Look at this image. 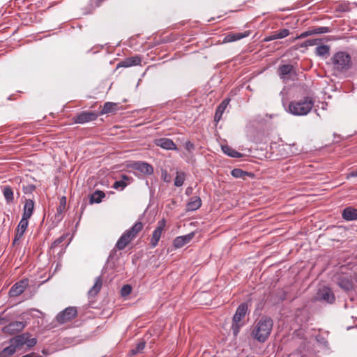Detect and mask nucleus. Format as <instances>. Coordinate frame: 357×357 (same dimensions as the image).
<instances>
[{
	"instance_id": "nucleus-1",
	"label": "nucleus",
	"mask_w": 357,
	"mask_h": 357,
	"mask_svg": "<svg viewBox=\"0 0 357 357\" xmlns=\"http://www.w3.org/2000/svg\"><path fill=\"white\" fill-rule=\"evenodd\" d=\"M273 326V321L270 317H263L256 323L251 335L258 342L263 343L269 337Z\"/></svg>"
},
{
	"instance_id": "nucleus-2",
	"label": "nucleus",
	"mask_w": 357,
	"mask_h": 357,
	"mask_svg": "<svg viewBox=\"0 0 357 357\" xmlns=\"http://www.w3.org/2000/svg\"><path fill=\"white\" fill-rule=\"evenodd\" d=\"M314 101L312 97L305 96L289 103L287 111L294 116H305L312 109Z\"/></svg>"
},
{
	"instance_id": "nucleus-3",
	"label": "nucleus",
	"mask_w": 357,
	"mask_h": 357,
	"mask_svg": "<svg viewBox=\"0 0 357 357\" xmlns=\"http://www.w3.org/2000/svg\"><path fill=\"white\" fill-rule=\"evenodd\" d=\"M333 70L344 73L352 66L351 56L345 52H337L331 58Z\"/></svg>"
},
{
	"instance_id": "nucleus-4",
	"label": "nucleus",
	"mask_w": 357,
	"mask_h": 357,
	"mask_svg": "<svg viewBox=\"0 0 357 357\" xmlns=\"http://www.w3.org/2000/svg\"><path fill=\"white\" fill-rule=\"evenodd\" d=\"M142 228L143 224L140 221L135 222L130 229L126 230L116 242V247L120 250L124 249Z\"/></svg>"
},
{
	"instance_id": "nucleus-5",
	"label": "nucleus",
	"mask_w": 357,
	"mask_h": 357,
	"mask_svg": "<svg viewBox=\"0 0 357 357\" xmlns=\"http://www.w3.org/2000/svg\"><path fill=\"white\" fill-rule=\"evenodd\" d=\"M248 311V304L241 303L236 309V311L232 318L231 331L234 337H236L240 329L244 326L243 321Z\"/></svg>"
},
{
	"instance_id": "nucleus-6",
	"label": "nucleus",
	"mask_w": 357,
	"mask_h": 357,
	"mask_svg": "<svg viewBox=\"0 0 357 357\" xmlns=\"http://www.w3.org/2000/svg\"><path fill=\"white\" fill-rule=\"evenodd\" d=\"M77 314V311L75 307H68L58 314L56 320L60 324H64L74 319Z\"/></svg>"
},
{
	"instance_id": "nucleus-7",
	"label": "nucleus",
	"mask_w": 357,
	"mask_h": 357,
	"mask_svg": "<svg viewBox=\"0 0 357 357\" xmlns=\"http://www.w3.org/2000/svg\"><path fill=\"white\" fill-rule=\"evenodd\" d=\"M98 114L91 111H83L73 117L75 123L83 124L87 122L95 121Z\"/></svg>"
},
{
	"instance_id": "nucleus-8",
	"label": "nucleus",
	"mask_w": 357,
	"mask_h": 357,
	"mask_svg": "<svg viewBox=\"0 0 357 357\" xmlns=\"http://www.w3.org/2000/svg\"><path fill=\"white\" fill-rule=\"evenodd\" d=\"M165 226H166V220L164 218L160 220L158 222L157 227L155 229V230L153 231V232L152 234V237L150 241V243L153 248H155L158 245V243L160 239L161 234H162Z\"/></svg>"
},
{
	"instance_id": "nucleus-9",
	"label": "nucleus",
	"mask_w": 357,
	"mask_h": 357,
	"mask_svg": "<svg viewBox=\"0 0 357 357\" xmlns=\"http://www.w3.org/2000/svg\"><path fill=\"white\" fill-rule=\"evenodd\" d=\"M316 299L328 303H333L335 301V296L329 287H324L318 290Z\"/></svg>"
},
{
	"instance_id": "nucleus-10",
	"label": "nucleus",
	"mask_w": 357,
	"mask_h": 357,
	"mask_svg": "<svg viewBox=\"0 0 357 357\" xmlns=\"http://www.w3.org/2000/svg\"><path fill=\"white\" fill-rule=\"evenodd\" d=\"M26 325V324L24 321H13L3 328V332L10 335L15 334L22 331L25 328Z\"/></svg>"
},
{
	"instance_id": "nucleus-11",
	"label": "nucleus",
	"mask_w": 357,
	"mask_h": 357,
	"mask_svg": "<svg viewBox=\"0 0 357 357\" xmlns=\"http://www.w3.org/2000/svg\"><path fill=\"white\" fill-rule=\"evenodd\" d=\"M28 280H22L16 282L9 290V296L15 297L22 294L28 286Z\"/></svg>"
},
{
	"instance_id": "nucleus-12",
	"label": "nucleus",
	"mask_w": 357,
	"mask_h": 357,
	"mask_svg": "<svg viewBox=\"0 0 357 357\" xmlns=\"http://www.w3.org/2000/svg\"><path fill=\"white\" fill-rule=\"evenodd\" d=\"M155 144L165 150H177L175 143L169 138H160L155 140Z\"/></svg>"
},
{
	"instance_id": "nucleus-13",
	"label": "nucleus",
	"mask_w": 357,
	"mask_h": 357,
	"mask_svg": "<svg viewBox=\"0 0 357 357\" xmlns=\"http://www.w3.org/2000/svg\"><path fill=\"white\" fill-rule=\"evenodd\" d=\"M135 169L139 171L141 173L146 175H151L153 173V167L145 162H137L133 165Z\"/></svg>"
},
{
	"instance_id": "nucleus-14",
	"label": "nucleus",
	"mask_w": 357,
	"mask_h": 357,
	"mask_svg": "<svg viewBox=\"0 0 357 357\" xmlns=\"http://www.w3.org/2000/svg\"><path fill=\"white\" fill-rule=\"evenodd\" d=\"M342 217L347 221H354L357 220V208L352 206L346 207L342 213Z\"/></svg>"
},
{
	"instance_id": "nucleus-15",
	"label": "nucleus",
	"mask_w": 357,
	"mask_h": 357,
	"mask_svg": "<svg viewBox=\"0 0 357 357\" xmlns=\"http://www.w3.org/2000/svg\"><path fill=\"white\" fill-rule=\"evenodd\" d=\"M195 233L191 232L187 235L176 237L174 241V247L179 248L188 243L194 237Z\"/></svg>"
},
{
	"instance_id": "nucleus-16",
	"label": "nucleus",
	"mask_w": 357,
	"mask_h": 357,
	"mask_svg": "<svg viewBox=\"0 0 357 357\" xmlns=\"http://www.w3.org/2000/svg\"><path fill=\"white\" fill-rule=\"evenodd\" d=\"M250 34L249 31H245L243 33H237V32H231L229 33L224 38V43H231L234 42L238 40H241L243 38L248 36Z\"/></svg>"
},
{
	"instance_id": "nucleus-17",
	"label": "nucleus",
	"mask_w": 357,
	"mask_h": 357,
	"mask_svg": "<svg viewBox=\"0 0 357 357\" xmlns=\"http://www.w3.org/2000/svg\"><path fill=\"white\" fill-rule=\"evenodd\" d=\"M142 62V57L139 56H131L125 59L119 64V66L128 68L134 66L140 65Z\"/></svg>"
},
{
	"instance_id": "nucleus-18",
	"label": "nucleus",
	"mask_w": 357,
	"mask_h": 357,
	"mask_svg": "<svg viewBox=\"0 0 357 357\" xmlns=\"http://www.w3.org/2000/svg\"><path fill=\"white\" fill-rule=\"evenodd\" d=\"M289 35V30L287 29H283L278 31L273 32L270 36L264 38V41L269 42L276 39H282Z\"/></svg>"
},
{
	"instance_id": "nucleus-19",
	"label": "nucleus",
	"mask_w": 357,
	"mask_h": 357,
	"mask_svg": "<svg viewBox=\"0 0 357 357\" xmlns=\"http://www.w3.org/2000/svg\"><path fill=\"white\" fill-rule=\"evenodd\" d=\"M34 210V202L33 199H27L25 200V203L23 207L22 217L29 219Z\"/></svg>"
},
{
	"instance_id": "nucleus-20",
	"label": "nucleus",
	"mask_w": 357,
	"mask_h": 357,
	"mask_svg": "<svg viewBox=\"0 0 357 357\" xmlns=\"http://www.w3.org/2000/svg\"><path fill=\"white\" fill-rule=\"evenodd\" d=\"M229 99H225L218 105L214 116L215 121L218 122L221 119L222 116L229 104Z\"/></svg>"
},
{
	"instance_id": "nucleus-21",
	"label": "nucleus",
	"mask_w": 357,
	"mask_h": 357,
	"mask_svg": "<svg viewBox=\"0 0 357 357\" xmlns=\"http://www.w3.org/2000/svg\"><path fill=\"white\" fill-rule=\"evenodd\" d=\"M202 206V200L199 197H193L187 204L186 210L188 211H194L197 210Z\"/></svg>"
},
{
	"instance_id": "nucleus-22",
	"label": "nucleus",
	"mask_w": 357,
	"mask_h": 357,
	"mask_svg": "<svg viewBox=\"0 0 357 357\" xmlns=\"http://www.w3.org/2000/svg\"><path fill=\"white\" fill-rule=\"evenodd\" d=\"M222 152L229 157L239 158L243 156V154L236 151L228 145H222L221 146Z\"/></svg>"
},
{
	"instance_id": "nucleus-23",
	"label": "nucleus",
	"mask_w": 357,
	"mask_h": 357,
	"mask_svg": "<svg viewBox=\"0 0 357 357\" xmlns=\"http://www.w3.org/2000/svg\"><path fill=\"white\" fill-rule=\"evenodd\" d=\"M28 335L29 333H23L22 335H17L16 337L10 340V342L14 343L17 348L22 347L24 344L26 345Z\"/></svg>"
},
{
	"instance_id": "nucleus-24",
	"label": "nucleus",
	"mask_w": 357,
	"mask_h": 357,
	"mask_svg": "<svg viewBox=\"0 0 357 357\" xmlns=\"http://www.w3.org/2000/svg\"><path fill=\"white\" fill-rule=\"evenodd\" d=\"M2 192L3 197L6 201L7 203H11L13 202L14 199V194L13 191L10 186L9 185H4L2 187Z\"/></svg>"
},
{
	"instance_id": "nucleus-25",
	"label": "nucleus",
	"mask_w": 357,
	"mask_h": 357,
	"mask_svg": "<svg viewBox=\"0 0 357 357\" xmlns=\"http://www.w3.org/2000/svg\"><path fill=\"white\" fill-rule=\"evenodd\" d=\"M330 47L327 45H319L315 49V54L320 57H326L329 54Z\"/></svg>"
},
{
	"instance_id": "nucleus-26",
	"label": "nucleus",
	"mask_w": 357,
	"mask_h": 357,
	"mask_svg": "<svg viewBox=\"0 0 357 357\" xmlns=\"http://www.w3.org/2000/svg\"><path fill=\"white\" fill-rule=\"evenodd\" d=\"M16 349L17 347H15V344L10 342V344L8 347H5L0 352V357H9L15 353Z\"/></svg>"
},
{
	"instance_id": "nucleus-27",
	"label": "nucleus",
	"mask_w": 357,
	"mask_h": 357,
	"mask_svg": "<svg viewBox=\"0 0 357 357\" xmlns=\"http://www.w3.org/2000/svg\"><path fill=\"white\" fill-rule=\"evenodd\" d=\"M121 180L116 181L114 183L112 186L113 188L123 190L127 186L128 183H126V181L129 180V177L127 175L123 174L121 176Z\"/></svg>"
},
{
	"instance_id": "nucleus-28",
	"label": "nucleus",
	"mask_w": 357,
	"mask_h": 357,
	"mask_svg": "<svg viewBox=\"0 0 357 357\" xmlns=\"http://www.w3.org/2000/svg\"><path fill=\"white\" fill-rule=\"evenodd\" d=\"M293 70V66L290 64L282 65L278 68V73L280 78L284 79L285 75H289Z\"/></svg>"
},
{
	"instance_id": "nucleus-29",
	"label": "nucleus",
	"mask_w": 357,
	"mask_h": 357,
	"mask_svg": "<svg viewBox=\"0 0 357 357\" xmlns=\"http://www.w3.org/2000/svg\"><path fill=\"white\" fill-rule=\"evenodd\" d=\"M105 194L101 190H96L90 197V202L93 203H100L102 199L105 197Z\"/></svg>"
},
{
	"instance_id": "nucleus-30",
	"label": "nucleus",
	"mask_w": 357,
	"mask_h": 357,
	"mask_svg": "<svg viewBox=\"0 0 357 357\" xmlns=\"http://www.w3.org/2000/svg\"><path fill=\"white\" fill-rule=\"evenodd\" d=\"M102 287V280L100 277H98L96 280V282L93 286L89 289V294L90 296L96 295L101 289Z\"/></svg>"
},
{
	"instance_id": "nucleus-31",
	"label": "nucleus",
	"mask_w": 357,
	"mask_h": 357,
	"mask_svg": "<svg viewBox=\"0 0 357 357\" xmlns=\"http://www.w3.org/2000/svg\"><path fill=\"white\" fill-rule=\"evenodd\" d=\"M231 174L232 176H234V178H245V177L246 176H251V177L253 176V174L252 173H249L248 172L243 171L242 169H238V168H236V169H234L233 170H231Z\"/></svg>"
},
{
	"instance_id": "nucleus-32",
	"label": "nucleus",
	"mask_w": 357,
	"mask_h": 357,
	"mask_svg": "<svg viewBox=\"0 0 357 357\" xmlns=\"http://www.w3.org/2000/svg\"><path fill=\"white\" fill-rule=\"evenodd\" d=\"M185 180V174L183 172H177L174 180V185L181 187L183 185Z\"/></svg>"
},
{
	"instance_id": "nucleus-33",
	"label": "nucleus",
	"mask_w": 357,
	"mask_h": 357,
	"mask_svg": "<svg viewBox=\"0 0 357 357\" xmlns=\"http://www.w3.org/2000/svg\"><path fill=\"white\" fill-rule=\"evenodd\" d=\"M338 284L339 286L345 291H349L353 287L352 282L346 278L340 279Z\"/></svg>"
},
{
	"instance_id": "nucleus-34",
	"label": "nucleus",
	"mask_w": 357,
	"mask_h": 357,
	"mask_svg": "<svg viewBox=\"0 0 357 357\" xmlns=\"http://www.w3.org/2000/svg\"><path fill=\"white\" fill-rule=\"evenodd\" d=\"M116 104L111 102H107L104 104L102 109L101 111V114H107L112 112L114 110V108L116 107Z\"/></svg>"
},
{
	"instance_id": "nucleus-35",
	"label": "nucleus",
	"mask_w": 357,
	"mask_h": 357,
	"mask_svg": "<svg viewBox=\"0 0 357 357\" xmlns=\"http://www.w3.org/2000/svg\"><path fill=\"white\" fill-rule=\"evenodd\" d=\"M28 225L29 219L22 217L17 225V230L24 233L27 229Z\"/></svg>"
},
{
	"instance_id": "nucleus-36",
	"label": "nucleus",
	"mask_w": 357,
	"mask_h": 357,
	"mask_svg": "<svg viewBox=\"0 0 357 357\" xmlns=\"http://www.w3.org/2000/svg\"><path fill=\"white\" fill-rule=\"evenodd\" d=\"M22 188L24 194H31L36 189V186L33 184L25 182H22Z\"/></svg>"
},
{
	"instance_id": "nucleus-37",
	"label": "nucleus",
	"mask_w": 357,
	"mask_h": 357,
	"mask_svg": "<svg viewBox=\"0 0 357 357\" xmlns=\"http://www.w3.org/2000/svg\"><path fill=\"white\" fill-rule=\"evenodd\" d=\"M144 347H145V342H139L136 345V347L130 351L131 355H136L137 354H138L140 351H142L144 349Z\"/></svg>"
},
{
	"instance_id": "nucleus-38",
	"label": "nucleus",
	"mask_w": 357,
	"mask_h": 357,
	"mask_svg": "<svg viewBox=\"0 0 357 357\" xmlns=\"http://www.w3.org/2000/svg\"><path fill=\"white\" fill-rule=\"evenodd\" d=\"M314 34H321V33H329L331 31V29L327 26H319L312 29Z\"/></svg>"
},
{
	"instance_id": "nucleus-39",
	"label": "nucleus",
	"mask_w": 357,
	"mask_h": 357,
	"mask_svg": "<svg viewBox=\"0 0 357 357\" xmlns=\"http://www.w3.org/2000/svg\"><path fill=\"white\" fill-rule=\"evenodd\" d=\"M131 287L129 284L123 286L121 290V294L123 296H126L131 293Z\"/></svg>"
},
{
	"instance_id": "nucleus-40",
	"label": "nucleus",
	"mask_w": 357,
	"mask_h": 357,
	"mask_svg": "<svg viewBox=\"0 0 357 357\" xmlns=\"http://www.w3.org/2000/svg\"><path fill=\"white\" fill-rule=\"evenodd\" d=\"M66 197H62L60 199V204H59V208H57V211L59 213H61L63 211V210H64V208L66 207Z\"/></svg>"
},
{
	"instance_id": "nucleus-41",
	"label": "nucleus",
	"mask_w": 357,
	"mask_h": 357,
	"mask_svg": "<svg viewBox=\"0 0 357 357\" xmlns=\"http://www.w3.org/2000/svg\"><path fill=\"white\" fill-rule=\"evenodd\" d=\"M161 177L164 182L169 183L171 181V176L166 170L162 171Z\"/></svg>"
},
{
	"instance_id": "nucleus-42",
	"label": "nucleus",
	"mask_w": 357,
	"mask_h": 357,
	"mask_svg": "<svg viewBox=\"0 0 357 357\" xmlns=\"http://www.w3.org/2000/svg\"><path fill=\"white\" fill-rule=\"evenodd\" d=\"M317 41L318 40L317 39H310V40H307L306 41H305L301 47H307V46H313V45H315L317 44Z\"/></svg>"
},
{
	"instance_id": "nucleus-43",
	"label": "nucleus",
	"mask_w": 357,
	"mask_h": 357,
	"mask_svg": "<svg viewBox=\"0 0 357 357\" xmlns=\"http://www.w3.org/2000/svg\"><path fill=\"white\" fill-rule=\"evenodd\" d=\"M36 343H37V340L36 338H29V335L27 340H26V345L28 347H32L35 346L36 344Z\"/></svg>"
},
{
	"instance_id": "nucleus-44",
	"label": "nucleus",
	"mask_w": 357,
	"mask_h": 357,
	"mask_svg": "<svg viewBox=\"0 0 357 357\" xmlns=\"http://www.w3.org/2000/svg\"><path fill=\"white\" fill-rule=\"evenodd\" d=\"M313 34H314L313 29H310V30H307L306 31L303 32L301 34H300L296 38H304L308 37Z\"/></svg>"
},
{
	"instance_id": "nucleus-45",
	"label": "nucleus",
	"mask_w": 357,
	"mask_h": 357,
	"mask_svg": "<svg viewBox=\"0 0 357 357\" xmlns=\"http://www.w3.org/2000/svg\"><path fill=\"white\" fill-rule=\"evenodd\" d=\"M184 146L189 153H191L195 149V145L190 141H187Z\"/></svg>"
},
{
	"instance_id": "nucleus-46",
	"label": "nucleus",
	"mask_w": 357,
	"mask_h": 357,
	"mask_svg": "<svg viewBox=\"0 0 357 357\" xmlns=\"http://www.w3.org/2000/svg\"><path fill=\"white\" fill-rule=\"evenodd\" d=\"M24 234V232L17 230L15 238H14V243H16L17 241H20L22 238Z\"/></svg>"
},
{
	"instance_id": "nucleus-47",
	"label": "nucleus",
	"mask_w": 357,
	"mask_h": 357,
	"mask_svg": "<svg viewBox=\"0 0 357 357\" xmlns=\"http://www.w3.org/2000/svg\"><path fill=\"white\" fill-rule=\"evenodd\" d=\"M64 238L63 236L61 237H59V238H57L52 245V248L53 247H56L57 245L60 244L61 243L63 242Z\"/></svg>"
},
{
	"instance_id": "nucleus-48",
	"label": "nucleus",
	"mask_w": 357,
	"mask_h": 357,
	"mask_svg": "<svg viewBox=\"0 0 357 357\" xmlns=\"http://www.w3.org/2000/svg\"><path fill=\"white\" fill-rule=\"evenodd\" d=\"M357 176V169H355V170H353L351 172H350L347 175V178H351V177H356Z\"/></svg>"
},
{
	"instance_id": "nucleus-49",
	"label": "nucleus",
	"mask_w": 357,
	"mask_h": 357,
	"mask_svg": "<svg viewBox=\"0 0 357 357\" xmlns=\"http://www.w3.org/2000/svg\"><path fill=\"white\" fill-rule=\"evenodd\" d=\"M192 189L191 188H188L185 190V194L189 195L192 192Z\"/></svg>"
}]
</instances>
